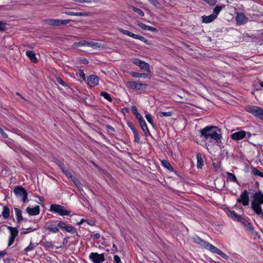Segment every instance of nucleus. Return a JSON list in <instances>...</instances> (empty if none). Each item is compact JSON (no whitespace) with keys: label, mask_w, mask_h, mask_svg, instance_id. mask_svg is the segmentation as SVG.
Instances as JSON below:
<instances>
[{"label":"nucleus","mask_w":263,"mask_h":263,"mask_svg":"<svg viewBox=\"0 0 263 263\" xmlns=\"http://www.w3.org/2000/svg\"><path fill=\"white\" fill-rule=\"evenodd\" d=\"M127 125L129 127V128L132 130L133 133L134 132V131L137 130L136 128L134 127L133 124L131 122L128 121L127 122Z\"/></svg>","instance_id":"bf43d9fd"},{"label":"nucleus","mask_w":263,"mask_h":263,"mask_svg":"<svg viewBox=\"0 0 263 263\" xmlns=\"http://www.w3.org/2000/svg\"><path fill=\"white\" fill-rule=\"evenodd\" d=\"M72 181L80 190H82V184L77 178H75Z\"/></svg>","instance_id":"79ce46f5"},{"label":"nucleus","mask_w":263,"mask_h":263,"mask_svg":"<svg viewBox=\"0 0 263 263\" xmlns=\"http://www.w3.org/2000/svg\"><path fill=\"white\" fill-rule=\"evenodd\" d=\"M217 254L220 255V256H221L224 259H227L228 258V256L227 255H226L225 253H224L223 252H222L220 250Z\"/></svg>","instance_id":"4d7b16f0"},{"label":"nucleus","mask_w":263,"mask_h":263,"mask_svg":"<svg viewBox=\"0 0 263 263\" xmlns=\"http://www.w3.org/2000/svg\"><path fill=\"white\" fill-rule=\"evenodd\" d=\"M57 226L60 228H61L62 229H64L66 227V226H67V224H66V223L65 222H64L63 221H60L58 222Z\"/></svg>","instance_id":"09e8293b"},{"label":"nucleus","mask_w":263,"mask_h":263,"mask_svg":"<svg viewBox=\"0 0 263 263\" xmlns=\"http://www.w3.org/2000/svg\"><path fill=\"white\" fill-rule=\"evenodd\" d=\"M127 85L132 89L141 90L146 88L147 85L140 81H128Z\"/></svg>","instance_id":"0eeeda50"},{"label":"nucleus","mask_w":263,"mask_h":263,"mask_svg":"<svg viewBox=\"0 0 263 263\" xmlns=\"http://www.w3.org/2000/svg\"><path fill=\"white\" fill-rule=\"evenodd\" d=\"M62 172L68 177L71 179V181H72L76 177L72 175V174L70 173V172L67 170V168H65L64 171H62Z\"/></svg>","instance_id":"f704fd0d"},{"label":"nucleus","mask_w":263,"mask_h":263,"mask_svg":"<svg viewBox=\"0 0 263 263\" xmlns=\"http://www.w3.org/2000/svg\"><path fill=\"white\" fill-rule=\"evenodd\" d=\"M227 175L229 180L237 184H239V182L237 179L235 175L231 173L227 172Z\"/></svg>","instance_id":"cd10ccee"},{"label":"nucleus","mask_w":263,"mask_h":263,"mask_svg":"<svg viewBox=\"0 0 263 263\" xmlns=\"http://www.w3.org/2000/svg\"><path fill=\"white\" fill-rule=\"evenodd\" d=\"M64 230L71 234H75L77 233L75 227L71 225H67Z\"/></svg>","instance_id":"c85d7f7f"},{"label":"nucleus","mask_w":263,"mask_h":263,"mask_svg":"<svg viewBox=\"0 0 263 263\" xmlns=\"http://www.w3.org/2000/svg\"><path fill=\"white\" fill-rule=\"evenodd\" d=\"M91 237H92L93 239H98L100 237V234L97 233L93 235H92Z\"/></svg>","instance_id":"774afa93"},{"label":"nucleus","mask_w":263,"mask_h":263,"mask_svg":"<svg viewBox=\"0 0 263 263\" xmlns=\"http://www.w3.org/2000/svg\"><path fill=\"white\" fill-rule=\"evenodd\" d=\"M79 76L80 77H81L83 80H85V79H86L85 74L83 70L80 69L79 70Z\"/></svg>","instance_id":"864d4df0"},{"label":"nucleus","mask_w":263,"mask_h":263,"mask_svg":"<svg viewBox=\"0 0 263 263\" xmlns=\"http://www.w3.org/2000/svg\"><path fill=\"white\" fill-rule=\"evenodd\" d=\"M141 129L143 131V133H144L146 137L151 136V133L149 132L148 127L147 126V125L146 124V122L145 120L140 122L139 123Z\"/></svg>","instance_id":"f3484780"},{"label":"nucleus","mask_w":263,"mask_h":263,"mask_svg":"<svg viewBox=\"0 0 263 263\" xmlns=\"http://www.w3.org/2000/svg\"><path fill=\"white\" fill-rule=\"evenodd\" d=\"M252 173L255 176H258L260 177L263 178V173L260 172L256 167H253L252 169Z\"/></svg>","instance_id":"e433bc0d"},{"label":"nucleus","mask_w":263,"mask_h":263,"mask_svg":"<svg viewBox=\"0 0 263 263\" xmlns=\"http://www.w3.org/2000/svg\"><path fill=\"white\" fill-rule=\"evenodd\" d=\"M228 215L233 219L237 218L238 221V217H241L240 216L238 215L234 211L229 210Z\"/></svg>","instance_id":"72a5a7b5"},{"label":"nucleus","mask_w":263,"mask_h":263,"mask_svg":"<svg viewBox=\"0 0 263 263\" xmlns=\"http://www.w3.org/2000/svg\"><path fill=\"white\" fill-rule=\"evenodd\" d=\"M50 211L54 213H58L61 216L70 215L71 211L67 210L64 206L56 204L50 205Z\"/></svg>","instance_id":"7ed1b4c3"},{"label":"nucleus","mask_w":263,"mask_h":263,"mask_svg":"<svg viewBox=\"0 0 263 263\" xmlns=\"http://www.w3.org/2000/svg\"><path fill=\"white\" fill-rule=\"evenodd\" d=\"M237 202L241 203L243 206H247L249 203V195L247 190H244L241 194L240 197L237 199Z\"/></svg>","instance_id":"1a4fd4ad"},{"label":"nucleus","mask_w":263,"mask_h":263,"mask_svg":"<svg viewBox=\"0 0 263 263\" xmlns=\"http://www.w3.org/2000/svg\"><path fill=\"white\" fill-rule=\"evenodd\" d=\"M194 240L196 243H197L199 245L200 243L202 241L203 239H202L200 237L197 236L196 237L194 238Z\"/></svg>","instance_id":"338daca9"},{"label":"nucleus","mask_w":263,"mask_h":263,"mask_svg":"<svg viewBox=\"0 0 263 263\" xmlns=\"http://www.w3.org/2000/svg\"><path fill=\"white\" fill-rule=\"evenodd\" d=\"M139 67L143 71H146L148 73H151L150 66L147 63L143 61L142 64H141Z\"/></svg>","instance_id":"393cba45"},{"label":"nucleus","mask_w":263,"mask_h":263,"mask_svg":"<svg viewBox=\"0 0 263 263\" xmlns=\"http://www.w3.org/2000/svg\"><path fill=\"white\" fill-rule=\"evenodd\" d=\"M78 44L79 46H88L93 48L99 47L100 46L99 45L98 43H95L91 42H88L86 41H81L78 43Z\"/></svg>","instance_id":"dca6fc26"},{"label":"nucleus","mask_w":263,"mask_h":263,"mask_svg":"<svg viewBox=\"0 0 263 263\" xmlns=\"http://www.w3.org/2000/svg\"><path fill=\"white\" fill-rule=\"evenodd\" d=\"M89 257L93 263H102L105 260V257L103 253L92 252L89 254Z\"/></svg>","instance_id":"6e6552de"},{"label":"nucleus","mask_w":263,"mask_h":263,"mask_svg":"<svg viewBox=\"0 0 263 263\" xmlns=\"http://www.w3.org/2000/svg\"><path fill=\"white\" fill-rule=\"evenodd\" d=\"M133 133V135L134 136V141L137 143H139L140 142V136H139V135L137 132V130L134 131V132Z\"/></svg>","instance_id":"a19ab883"},{"label":"nucleus","mask_w":263,"mask_h":263,"mask_svg":"<svg viewBox=\"0 0 263 263\" xmlns=\"http://www.w3.org/2000/svg\"><path fill=\"white\" fill-rule=\"evenodd\" d=\"M43 243V245L48 248H54V242L52 241L47 240L45 239H43L42 241Z\"/></svg>","instance_id":"c756f323"},{"label":"nucleus","mask_w":263,"mask_h":263,"mask_svg":"<svg viewBox=\"0 0 263 263\" xmlns=\"http://www.w3.org/2000/svg\"><path fill=\"white\" fill-rule=\"evenodd\" d=\"M74 2H78L80 3H90L91 2L92 0H73Z\"/></svg>","instance_id":"0e129e2a"},{"label":"nucleus","mask_w":263,"mask_h":263,"mask_svg":"<svg viewBox=\"0 0 263 263\" xmlns=\"http://www.w3.org/2000/svg\"><path fill=\"white\" fill-rule=\"evenodd\" d=\"M161 164L164 167L166 168L170 171L172 172L173 171V167L167 160H162L161 161Z\"/></svg>","instance_id":"bb28decb"},{"label":"nucleus","mask_w":263,"mask_h":263,"mask_svg":"<svg viewBox=\"0 0 263 263\" xmlns=\"http://www.w3.org/2000/svg\"><path fill=\"white\" fill-rule=\"evenodd\" d=\"M145 118L147 120V121L150 123L152 125H153V118H152V116H151V114H146L145 115Z\"/></svg>","instance_id":"49530a36"},{"label":"nucleus","mask_w":263,"mask_h":263,"mask_svg":"<svg viewBox=\"0 0 263 263\" xmlns=\"http://www.w3.org/2000/svg\"><path fill=\"white\" fill-rule=\"evenodd\" d=\"M137 25L144 30H148L149 26H147L141 22H138Z\"/></svg>","instance_id":"c03bdc74"},{"label":"nucleus","mask_w":263,"mask_h":263,"mask_svg":"<svg viewBox=\"0 0 263 263\" xmlns=\"http://www.w3.org/2000/svg\"><path fill=\"white\" fill-rule=\"evenodd\" d=\"M128 7L129 8L132 9L134 12L138 13L139 15H140L141 16H144V13L141 9H140L138 8L135 7L132 5H129Z\"/></svg>","instance_id":"2f4dec72"},{"label":"nucleus","mask_w":263,"mask_h":263,"mask_svg":"<svg viewBox=\"0 0 263 263\" xmlns=\"http://www.w3.org/2000/svg\"><path fill=\"white\" fill-rule=\"evenodd\" d=\"M235 20L238 25H242L247 22L248 18L245 16L244 13L240 12L237 13Z\"/></svg>","instance_id":"9d476101"},{"label":"nucleus","mask_w":263,"mask_h":263,"mask_svg":"<svg viewBox=\"0 0 263 263\" xmlns=\"http://www.w3.org/2000/svg\"><path fill=\"white\" fill-rule=\"evenodd\" d=\"M207 250H209L211 252L217 254L218 253L219 251H220L219 249H218V248H217L216 247H215V246H214L213 245H212L211 244H210Z\"/></svg>","instance_id":"4c0bfd02"},{"label":"nucleus","mask_w":263,"mask_h":263,"mask_svg":"<svg viewBox=\"0 0 263 263\" xmlns=\"http://www.w3.org/2000/svg\"><path fill=\"white\" fill-rule=\"evenodd\" d=\"M26 212L30 215H37L40 213V206L39 205H36L33 208L28 207L26 209Z\"/></svg>","instance_id":"4468645a"},{"label":"nucleus","mask_w":263,"mask_h":263,"mask_svg":"<svg viewBox=\"0 0 263 263\" xmlns=\"http://www.w3.org/2000/svg\"><path fill=\"white\" fill-rule=\"evenodd\" d=\"M15 239V238H12V237H9V241H8V247L11 246L13 243Z\"/></svg>","instance_id":"e2e57ef3"},{"label":"nucleus","mask_w":263,"mask_h":263,"mask_svg":"<svg viewBox=\"0 0 263 263\" xmlns=\"http://www.w3.org/2000/svg\"><path fill=\"white\" fill-rule=\"evenodd\" d=\"M224 7V5L223 6H219L217 5L213 9V14L217 17V15L220 12V11L222 10L223 8Z\"/></svg>","instance_id":"7c9ffc66"},{"label":"nucleus","mask_w":263,"mask_h":263,"mask_svg":"<svg viewBox=\"0 0 263 263\" xmlns=\"http://www.w3.org/2000/svg\"><path fill=\"white\" fill-rule=\"evenodd\" d=\"M131 61L133 64H135L137 66H139L141 64H142V62L143 61L140 60L139 59H137V58H134V59H132Z\"/></svg>","instance_id":"37998d69"},{"label":"nucleus","mask_w":263,"mask_h":263,"mask_svg":"<svg viewBox=\"0 0 263 263\" xmlns=\"http://www.w3.org/2000/svg\"><path fill=\"white\" fill-rule=\"evenodd\" d=\"M247 135V132L244 130H240L233 133L231 135V137L233 140H239L242 139Z\"/></svg>","instance_id":"f8f14e48"},{"label":"nucleus","mask_w":263,"mask_h":263,"mask_svg":"<svg viewBox=\"0 0 263 263\" xmlns=\"http://www.w3.org/2000/svg\"><path fill=\"white\" fill-rule=\"evenodd\" d=\"M36 246L37 245H35L34 243H33L32 242H30L29 246L24 249V251L27 252L32 251L36 247Z\"/></svg>","instance_id":"58836bf2"},{"label":"nucleus","mask_w":263,"mask_h":263,"mask_svg":"<svg viewBox=\"0 0 263 263\" xmlns=\"http://www.w3.org/2000/svg\"><path fill=\"white\" fill-rule=\"evenodd\" d=\"M118 30L120 33H121L123 34L126 35L127 36H129L130 37H132L135 39L139 40V37L141 36L140 35L134 34L132 32H130L128 30L123 29L122 28H118Z\"/></svg>","instance_id":"ddd939ff"},{"label":"nucleus","mask_w":263,"mask_h":263,"mask_svg":"<svg viewBox=\"0 0 263 263\" xmlns=\"http://www.w3.org/2000/svg\"><path fill=\"white\" fill-rule=\"evenodd\" d=\"M210 244V243H209L208 242H207L204 240H202V241L200 243L199 245L200 246H201L202 247H204V248H205L206 249H208Z\"/></svg>","instance_id":"8fccbe9b"},{"label":"nucleus","mask_w":263,"mask_h":263,"mask_svg":"<svg viewBox=\"0 0 263 263\" xmlns=\"http://www.w3.org/2000/svg\"><path fill=\"white\" fill-rule=\"evenodd\" d=\"M114 260L115 263H122V261L120 259V257L119 256H118L117 255H116L114 256Z\"/></svg>","instance_id":"5fc2aeb1"},{"label":"nucleus","mask_w":263,"mask_h":263,"mask_svg":"<svg viewBox=\"0 0 263 263\" xmlns=\"http://www.w3.org/2000/svg\"><path fill=\"white\" fill-rule=\"evenodd\" d=\"M149 3H151L154 6H155L156 8H158L160 4L158 2V0H148Z\"/></svg>","instance_id":"a18cd8bd"},{"label":"nucleus","mask_w":263,"mask_h":263,"mask_svg":"<svg viewBox=\"0 0 263 263\" xmlns=\"http://www.w3.org/2000/svg\"><path fill=\"white\" fill-rule=\"evenodd\" d=\"M263 204V192H256L252 196L251 208L258 216L263 218V212L261 204Z\"/></svg>","instance_id":"f03ea898"},{"label":"nucleus","mask_w":263,"mask_h":263,"mask_svg":"<svg viewBox=\"0 0 263 263\" xmlns=\"http://www.w3.org/2000/svg\"><path fill=\"white\" fill-rule=\"evenodd\" d=\"M238 221L240 222L243 226L246 228L248 231L250 232H253L254 230V227L251 224V223L248 221L244 217H238Z\"/></svg>","instance_id":"9b49d317"},{"label":"nucleus","mask_w":263,"mask_h":263,"mask_svg":"<svg viewBox=\"0 0 263 263\" xmlns=\"http://www.w3.org/2000/svg\"><path fill=\"white\" fill-rule=\"evenodd\" d=\"M6 30V24L4 22L0 21V31H5Z\"/></svg>","instance_id":"603ef678"},{"label":"nucleus","mask_w":263,"mask_h":263,"mask_svg":"<svg viewBox=\"0 0 263 263\" xmlns=\"http://www.w3.org/2000/svg\"><path fill=\"white\" fill-rule=\"evenodd\" d=\"M99 77L95 75H90L87 78L88 84L97 85L99 84Z\"/></svg>","instance_id":"2eb2a0df"},{"label":"nucleus","mask_w":263,"mask_h":263,"mask_svg":"<svg viewBox=\"0 0 263 263\" xmlns=\"http://www.w3.org/2000/svg\"><path fill=\"white\" fill-rule=\"evenodd\" d=\"M139 40L146 43L147 45L149 44V41L141 35L139 37Z\"/></svg>","instance_id":"13d9d810"},{"label":"nucleus","mask_w":263,"mask_h":263,"mask_svg":"<svg viewBox=\"0 0 263 263\" xmlns=\"http://www.w3.org/2000/svg\"><path fill=\"white\" fill-rule=\"evenodd\" d=\"M196 158L197 167L198 168H201L204 165V161L200 153H196Z\"/></svg>","instance_id":"6ab92c4d"},{"label":"nucleus","mask_w":263,"mask_h":263,"mask_svg":"<svg viewBox=\"0 0 263 263\" xmlns=\"http://www.w3.org/2000/svg\"><path fill=\"white\" fill-rule=\"evenodd\" d=\"M71 20H59V19H53V18H49L45 19L43 20V22L45 24H47L50 26H61V25H66L67 24L71 22Z\"/></svg>","instance_id":"20e7f679"},{"label":"nucleus","mask_w":263,"mask_h":263,"mask_svg":"<svg viewBox=\"0 0 263 263\" xmlns=\"http://www.w3.org/2000/svg\"><path fill=\"white\" fill-rule=\"evenodd\" d=\"M62 172L68 177L71 179V181H72L76 177L72 175V174L70 173V172L67 170V168H65L64 171H62Z\"/></svg>","instance_id":"c9c22d12"},{"label":"nucleus","mask_w":263,"mask_h":263,"mask_svg":"<svg viewBox=\"0 0 263 263\" xmlns=\"http://www.w3.org/2000/svg\"><path fill=\"white\" fill-rule=\"evenodd\" d=\"M57 82L64 87L67 86L66 83L60 77L57 78Z\"/></svg>","instance_id":"de8ad7c7"},{"label":"nucleus","mask_w":263,"mask_h":263,"mask_svg":"<svg viewBox=\"0 0 263 263\" xmlns=\"http://www.w3.org/2000/svg\"><path fill=\"white\" fill-rule=\"evenodd\" d=\"M130 74L135 78H146L148 77L149 78L151 76V73H142L134 71L130 72Z\"/></svg>","instance_id":"b1692460"},{"label":"nucleus","mask_w":263,"mask_h":263,"mask_svg":"<svg viewBox=\"0 0 263 263\" xmlns=\"http://www.w3.org/2000/svg\"><path fill=\"white\" fill-rule=\"evenodd\" d=\"M172 115V113L171 111H168V112L161 111L160 112V117H169V116H171Z\"/></svg>","instance_id":"3c124183"},{"label":"nucleus","mask_w":263,"mask_h":263,"mask_svg":"<svg viewBox=\"0 0 263 263\" xmlns=\"http://www.w3.org/2000/svg\"><path fill=\"white\" fill-rule=\"evenodd\" d=\"M7 229L9 230L10 233V237L15 238L17 236L18 231L16 228L8 226Z\"/></svg>","instance_id":"aec40b11"},{"label":"nucleus","mask_w":263,"mask_h":263,"mask_svg":"<svg viewBox=\"0 0 263 263\" xmlns=\"http://www.w3.org/2000/svg\"><path fill=\"white\" fill-rule=\"evenodd\" d=\"M14 211L16 217L17 222L20 223L23 220L22 212L19 209L17 208H14Z\"/></svg>","instance_id":"a878e982"},{"label":"nucleus","mask_w":263,"mask_h":263,"mask_svg":"<svg viewBox=\"0 0 263 263\" xmlns=\"http://www.w3.org/2000/svg\"><path fill=\"white\" fill-rule=\"evenodd\" d=\"M0 134L2 135L3 138H8V135L3 130L1 127H0Z\"/></svg>","instance_id":"052dcab7"},{"label":"nucleus","mask_w":263,"mask_h":263,"mask_svg":"<svg viewBox=\"0 0 263 263\" xmlns=\"http://www.w3.org/2000/svg\"><path fill=\"white\" fill-rule=\"evenodd\" d=\"M26 54L33 63H36L38 61L34 51L28 50L26 52Z\"/></svg>","instance_id":"412c9836"},{"label":"nucleus","mask_w":263,"mask_h":263,"mask_svg":"<svg viewBox=\"0 0 263 263\" xmlns=\"http://www.w3.org/2000/svg\"><path fill=\"white\" fill-rule=\"evenodd\" d=\"M13 192L17 198H21L23 202H26L28 194L24 187L22 186H17L14 188Z\"/></svg>","instance_id":"39448f33"},{"label":"nucleus","mask_w":263,"mask_h":263,"mask_svg":"<svg viewBox=\"0 0 263 263\" xmlns=\"http://www.w3.org/2000/svg\"><path fill=\"white\" fill-rule=\"evenodd\" d=\"M10 210L8 206L7 205L3 206V210L2 212V215L3 218L5 219H7L10 217Z\"/></svg>","instance_id":"5701e85b"},{"label":"nucleus","mask_w":263,"mask_h":263,"mask_svg":"<svg viewBox=\"0 0 263 263\" xmlns=\"http://www.w3.org/2000/svg\"><path fill=\"white\" fill-rule=\"evenodd\" d=\"M135 117L138 120L139 123L144 120L141 115L139 113L138 114L136 115Z\"/></svg>","instance_id":"6e6d98bb"},{"label":"nucleus","mask_w":263,"mask_h":263,"mask_svg":"<svg viewBox=\"0 0 263 263\" xmlns=\"http://www.w3.org/2000/svg\"><path fill=\"white\" fill-rule=\"evenodd\" d=\"M216 17L213 14H211L209 16H202V22L203 23H210L213 21Z\"/></svg>","instance_id":"4be33fe9"},{"label":"nucleus","mask_w":263,"mask_h":263,"mask_svg":"<svg viewBox=\"0 0 263 263\" xmlns=\"http://www.w3.org/2000/svg\"><path fill=\"white\" fill-rule=\"evenodd\" d=\"M247 111L257 118L263 119V109L260 107L252 106L247 108Z\"/></svg>","instance_id":"423d86ee"},{"label":"nucleus","mask_w":263,"mask_h":263,"mask_svg":"<svg viewBox=\"0 0 263 263\" xmlns=\"http://www.w3.org/2000/svg\"><path fill=\"white\" fill-rule=\"evenodd\" d=\"M100 95H101V96L103 97L106 100H107V101H108L109 102L112 101V99L110 97V95L109 94H108L107 92L102 91L101 92Z\"/></svg>","instance_id":"ea45409f"},{"label":"nucleus","mask_w":263,"mask_h":263,"mask_svg":"<svg viewBox=\"0 0 263 263\" xmlns=\"http://www.w3.org/2000/svg\"><path fill=\"white\" fill-rule=\"evenodd\" d=\"M132 110L135 116L139 114L137 108L135 106H132Z\"/></svg>","instance_id":"680f3d73"},{"label":"nucleus","mask_w":263,"mask_h":263,"mask_svg":"<svg viewBox=\"0 0 263 263\" xmlns=\"http://www.w3.org/2000/svg\"><path fill=\"white\" fill-rule=\"evenodd\" d=\"M64 13L68 15H74L78 16H87L89 15V13L87 12H74L71 11H66L64 12Z\"/></svg>","instance_id":"a211bd4d"},{"label":"nucleus","mask_w":263,"mask_h":263,"mask_svg":"<svg viewBox=\"0 0 263 263\" xmlns=\"http://www.w3.org/2000/svg\"><path fill=\"white\" fill-rule=\"evenodd\" d=\"M148 30L152 31L153 32H155V33H156L158 32L157 29H156V28H154L153 27H151V26H149Z\"/></svg>","instance_id":"69168bd1"},{"label":"nucleus","mask_w":263,"mask_h":263,"mask_svg":"<svg viewBox=\"0 0 263 263\" xmlns=\"http://www.w3.org/2000/svg\"><path fill=\"white\" fill-rule=\"evenodd\" d=\"M47 230H48L50 232H51L54 233H58L59 232V229L58 228V226H56L55 225H54V224H50V226H49L47 228Z\"/></svg>","instance_id":"473e14b6"},{"label":"nucleus","mask_w":263,"mask_h":263,"mask_svg":"<svg viewBox=\"0 0 263 263\" xmlns=\"http://www.w3.org/2000/svg\"><path fill=\"white\" fill-rule=\"evenodd\" d=\"M200 137L204 138L205 145H213L223 146L222 143V130L215 126H207L199 130Z\"/></svg>","instance_id":"f257e3e1"}]
</instances>
